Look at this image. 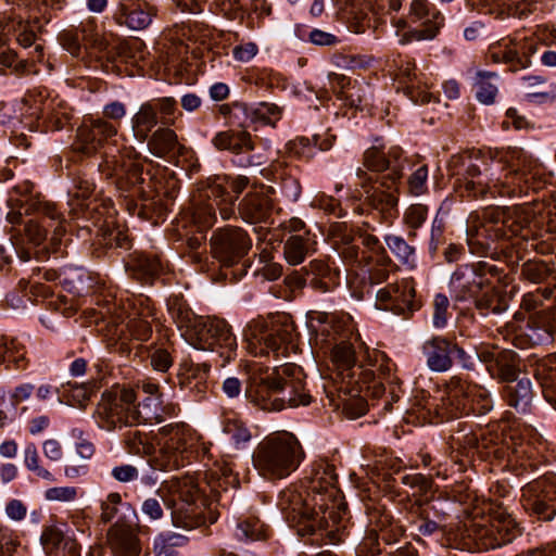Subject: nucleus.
<instances>
[{
	"mask_svg": "<svg viewBox=\"0 0 556 556\" xmlns=\"http://www.w3.org/2000/svg\"><path fill=\"white\" fill-rule=\"evenodd\" d=\"M522 276L533 283H541L548 277V268L542 261H528L522 265Z\"/></svg>",
	"mask_w": 556,
	"mask_h": 556,
	"instance_id": "obj_64",
	"label": "nucleus"
},
{
	"mask_svg": "<svg viewBox=\"0 0 556 556\" xmlns=\"http://www.w3.org/2000/svg\"><path fill=\"white\" fill-rule=\"evenodd\" d=\"M315 245L316 241L311 238L309 232L291 235L283 243V257L289 265L296 266L315 252Z\"/></svg>",
	"mask_w": 556,
	"mask_h": 556,
	"instance_id": "obj_31",
	"label": "nucleus"
},
{
	"mask_svg": "<svg viewBox=\"0 0 556 556\" xmlns=\"http://www.w3.org/2000/svg\"><path fill=\"white\" fill-rule=\"evenodd\" d=\"M384 242L401 264L409 267L414 266L415 248L409 245L402 237L389 235L384 237Z\"/></svg>",
	"mask_w": 556,
	"mask_h": 556,
	"instance_id": "obj_48",
	"label": "nucleus"
},
{
	"mask_svg": "<svg viewBox=\"0 0 556 556\" xmlns=\"http://www.w3.org/2000/svg\"><path fill=\"white\" fill-rule=\"evenodd\" d=\"M235 108L241 112L244 119L239 123L242 128L251 125L275 126L281 118L282 109L275 103L261 102L254 106L243 102H237Z\"/></svg>",
	"mask_w": 556,
	"mask_h": 556,
	"instance_id": "obj_23",
	"label": "nucleus"
},
{
	"mask_svg": "<svg viewBox=\"0 0 556 556\" xmlns=\"http://www.w3.org/2000/svg\"><path fill=\"white\" fill-rule=\"evenodd\" d=\"M498 79L497 74L494 72H478L475 78L476 98L485 105H491L495 102L498 93V87L495 81Z\"/></svg>",
	"mask_w": 556,
	"mask_h": 556,
	"instance_id": "obj_43",
	"label": "nucleus"
},
{
	"mask_svg": "<svg viewBox=\"0 0 556 556\" xmlns=\"http://www.w3.org/2000/svg\"><path fill=\"white\" fill-rule=\"evenodd\" d=\"M521 505L540 521H552L556 517V481L542 477L521 489Z\"/></svg>",
	"mask_w": 556,
	"mask_h": 556,
	"instance_id": "obj_10",
	"label": "nucleus"
},
{
	"mask_svg": "<svg viewBox=\"0 0 556 556\" xmlns=\"http://www.w3.org/2000/svg\"><path fill=\"white\" fill-rule=\"evenodd\" d=\"M123 505L122 496L117 492H112L106 495V497L101 501L100 508L101 515L100 519L102 522L108 523L112 521L119 511V507Z\"/></svg>",
	"mask_w": 556,
	"mask_h": 556,
	"instance_id": "obj_62",
	"label": "nucleus"
},
{
	"mask_svg": "<svg viewBox=\"0 0 556 556\" xmlns=\"http://www.w3.org/2000/svg\"><path fill=\"white\" fill-rule=\"evenodd\" d=\"M337 483L333 465L326 460L313 465L308 498L302 500L296 495L291 505L285 508L287 520L296 528L299 535L312 534L317 529L325 530L339 522L341 503L337 498Z\"/></svg>",
	"mask_w": 556,
	"mask_h": 556,
	"instance_id": "obj_1",
	"label": "nucleus"
},
{
	"mask_svg": "<svg viewBox=\"0 0 556 556\" xmlns=\"http://www.w3.org/2000/svg\"><path fill=\"white\" fill-rule=\"evenodd\" d=\"M0 66L11 68L16 75H24L29 71L28 61L18 59L16 52L11 49L0 50Z\"/></svg>",
	"mask_w": 556,
	"mask_h": 556,
	"instance_id": "obj_61",
	"label": "nucleus"
},
{
	"mask_svg": "<svg viewBox=\"0 0 556 556\" xmlns=\"http://www.w3.org/2000/svg\"><path fill=\"white\" fill-rule=\"evenodd\" d=\"M412 525L422 536H431L434 533L445 532L446 514L439 509L434 503L428 501H415L408 507Z\"/></svg>",
	"mask_w": 556,
	"mask_h": 556,
	"instance_id": "obj_18",
	"label": "nucleus"
},
{
	"mask_svg": "<svg viewBox=\"0 0 556 556\" xmlns=\"http://www.w3.org/2000/svg\"><path fill=\"white\" fill-rule=\"evenodd\" d=\"M444 24V17L440 12H434L432 18L422 22L421 28H412L404 31L399 39L400 45H407L413 41L432 40L439 34Z\"/></svg>",
	"mask_w": 556,
	"mask_h": 556,
	"instance_id": "obj_39",
	"label": "nucleus"
},
{
	"mask_svg": "<svg viewBox=\"0 0 556 556\" xmlns=\"http://www.w3.org/2000/svg\"><path fill=\"white\" fill-rule=\"evenodd\" d=\"M223 431L236 445L249 442L252 434L247 425L238 418H228L224 421Z\"/></svg>",
	"mask_w": 556,
	"mask_h": 556,
	"instance_id": "obj_56",
	"label": "nucleus"
},
{
	"mask_svg": "<svg viewBox=\"0 0 556 556\" xmlns=\"http://www.w3.org/2000/svg\"><path fill=\"white\" fill-rule=\"evenodd\" d=\"M305 458L299 439L291 432L278 431L258 443L253 464L268 479H283L296 470Z\"/></svg>",
	"mask_w": 556,
	"mask_h": 556,
	"instance_id": "obj_4",
	"label": "nucleus"
},
{
	"mask_svg": "<svg viewBox=\"0 0 556 556\" xmlns=\"http://www.w3.org/2000/svg\"><path fill=\"white\" fill-rule=\"evenodd\" d=\"M148 463L153 470L172 471L177 470L185 464V455L168 444L161 443L160 448L149 455Z\"/></svg>",
	"mask_w": 556,
	"mask_h": 556,
	"instance_id": "obj_33",
	"label": "nucleus"
},
{
	"mask_svg": "<svg viewBox=\"0 0 556 556\" xmlns=\"http://www.w3.org/2000/svg\"><path fill=\"white\" fill-rule=\"evenodd\" d=\"M201 504H180L172 511V520L175 527L192 530L206 525Z\"/></svg>",
	"mask_w": 556,
	"mask_h": 556,
	"instance_id": "obj_35",
	"label": "nucleus"
},
{
	"mask_svg": "<svg viewBox=\"0 0 556 556\" xmlns=\"http://www.w3.org/2000/svg\"><path fill=\"white\" fill-rule=\"evenodd\" d=\"M403 163V150L400 147H391L388 152H384L382 146L375 144L366 149L363 154V169L372 173L389 170L384 178L392 184H396L401 179Z\"/></svg>",
	"mask_w": 556,
	"mask_h": 556,
	"instance_id": "obj_15",
	"label": "nucleus"
},
{
	"mask_svg": "<svg viewBox=\"0 0 556 556\" xmlns=\"http://www.w3.org/2000/svg\"><path fill=\"white\" fill-rule=\"evenodd\" d=\"M72 437L77 440L75 444L76 455L84 462H89L96 454V445L90 441L84 430L75 428L72 430Z\"/></svg>",
	"mask_w": 556,
	"mask_h": 556,
	"instance_id": "obj_60",
	"label": "nucleus"
},
{
	"mask_svg": "<svg viewBox=\"0 0 556 556\" xmlns=\"http://www.w3.org/2000/svg\"><path fill=\"white\" fill-rule=\"evenodd\" d=\"M24 464L26 468L34 472L38 478L48 482L55 481L54 475L49 469L40 465L39 454L34 444L26 446L24 451Z\"/></svg>",
	"mask_w": 556,
	"mask_h": 556,
	"instance_id": "obj_54",
	"label": "nucleus"
},
{
	"mask_svg": "<svg viewBox=\"0 0 556 556\" xmlns=\"http://www.w3.org/2000/svg\"><path fill=\"white\" fill-rule=\"evenodd\" d=\"M146 142L151 154L164 157L175 150L178 144V138L173 129L161 127L150 134Z\"/></svg>",
	"mask_w": 556,
	"mask_h": 556,
	"instance_id": "obj_40",
	"label": "nucleus"
},
{
	"mask_svg": "<svg viewBox=\"0 0 556 556\" xmlns=\"http://www.w3.org/2000/svg\"><path fill=\"white\" fill-rule=\"evenodd\" d=\"M157 124L159 116L154 103L152 101L143 102L130 118L134 138L139 142H146Z\"/></svg>",
	"mask_w": 556,
	"mask_h": 556,
	"instance_id": "obj_30",
	"label": "nucleus"
},
{
	"mask_svg": "<svg viewBox=\"0 0 556 556\" xmlns=\"http://www.w3.org/2000/svg\"><path fill=\"white\" fill-rule=\"evenodd\" d=\"M159 434L164 439L163 443L177 447V451L185 455L188 443L192 440L193 430L188 424L179 421L162 426Z\"/></svg>",
	"mask_w": 556,
	"mask_h": 556,
	"instance_id": "obj_34",
	"label": "nucleus"
},
{
	"mask_svg": "<svg viewBox=\"0 0 556 556\" xmlns=\"http://www.w3.org/2000/svg\"><path fill=\"white\" fill-rule=\"evenodd\" d=\"M415 295V288L409 281L391 283L377 291L376 307L395 315L412 314L419 307Z\"/></svg>",
	"mask_w": 556,
	"mask_h": 556,
	"instance_id": "obj_12",
	"label": "nucleus"
},
{
	"mask_svg": "<svg viewBox=\"0 0 556 556\" xmlns=\"http://www.w3.org/2000/svg\"><path fill=\"white\" fill-rule=\"evenodd\" d=\"M153 15L154 11L150 7L121 2L115 10L114 20L118 25H125L132 30H142L151 24Z\"/></svg>",
	"mask_w": 556,
	"mask_h": 556,
	"instance_id": "obj_25",
	"label": "nucleus"
},
{
	"mask_svg": "<svg viewBox=\"0 0 556 556\" xmlns=\"http://www.w3.org/2000/svg\"><path fill=\"white\" fill-rule=\"evenodd\" d=\"M124 155L125 169H123V176H126L129 184L131 185H138L143 182V164L140 155L131 147L124 148Z\"/></svg>",
	"mask_w": 556,
	"mask_h": 556,
	"instance_id": "obj_50",
	"label": "nucleus"
},
{
	"mask_svg": "<svg viewBox=\"0 0 556 556\" xmlns=\"http://www.w3.org/2000/svg\"><path fill=\"white\" fill-rule=\"evenodd\" d=\"M18 5L29 8L35 11L42 20L49 22L52 12L61 11L65 5V0H14Z\"/></svg>",
	"mask_w": 556,
	"mask_h": 556,
	"instance_id": "obj_51",
	"label": "nucleus"
},
{
	"mask_svg": "<svg viewBox=\"0 0 556 556\" xmlns=\"http://www.w3.org/2000/svg\"><path fill=\"white\" fill-rule=\"evenodd\" d=\"M123 442L125 450L130 455L149 457L154 451V445L148 435L139 430L128 431Z\"/></svg>",
	"mask_w": 556,
	"mask_h": 556,
	"instance_id": "obj_47",
	"label": "nucleus"
},
{
	"mask_svg": "<svg viewBox=\"0 0 556 556\" xmlns=\"http://www.w3.org/2000/svg\"><path fill=\"white\" fill-rule=\"evenodd\" d=\"M152 320L154 316L150 308L134 312L127 321V329L137 340L147 341L152 334Z\"/></svg>",
	"mask_w": 556,
	"mask_h": 556,
	"instance_id": "obj_45",
	"label": "nucleus"
},
{
	"mask_svg": "<svg viewBox=\"0 0 556 556\" xmlns=\"http://www.w3.org/2000/svg\"><path fill=\"white\" fill-rule=\"evenodd\" d=\"M168 490L178 496L181 504H201L204 505L205 500L199 489L197 480L191 476L181 478H172L168 481Z\"/></svg>",
	"mask_w": 556,
	"mask_h": 556,
	"instance_id": "obj_36",
	"label": "nucleus"
},
{
	"mask_svg": "<svg viewBox=\"0 0 556 556\" xmlns=\"http://www.w3.org/2000/svg\"><path fill=\"white\" fill-rule=\"evenodd\" d=\"M522 88L530 100L546 102L556 98V85L541 75H527L521 78Z\"/></svg>",
	"mask_w": 556,
	"mask_h": 556,
	"instance_id": "obj_37",
	"label": "nucleus"
},
{
	"mask_svg": "<svg viewBox=\"0 0 556 556\" xmlns=\"http://www.w3.org/2000/svg\"><path fill=\"white\" fill-rule=\"evenodd\" d=\"M538 43L531 38L502 40L489 48L488 59L495 64H504L511 72L526 70L531 65V56Z\"/></svg>",
	"mask_w": 556,
	"mask_h": 556,
	"instance_id": "obj_11",
	"label": "nucleus"
},
{
	"mask_svg": "<svg viewBox=\"0 0 556 556\" xmlns=\"http://www.w3.org/2000/svg\"><path fill=\"white\" fill-rule=\"evenodd\" d=\"M469 387L460 380H452L447 387L446 396L442 397L444 414L448 418H457L469 410L467 389Z\"/></svg>",
	"mask_w": 556,
	"mask_h": 556,
	"instance_id": "obj_29",
	"label": "nucleus"
},
{
	"mask_svg": "<svg viewBox=\"0 0 556 556\" xmlns=\"http://www.w3.org/2000/svg\"><path fill=\"white\" fill-rule=\"evenodd\" d=\"M432 325L435 328H444L447 324L450 300L445 294L438 293L433 299Z\"/></svg>",
	"mask_w": 556,
	"mask_h": 556,
	"instance_id": "obj_63",
	"label": "nucleus"
},
{
	"mask_svg": "<svg viewBox=\"0 0 556 556\" xmlns=\"http://www.w3.org/2000/svg\"><path fill=\"white\" fill-rule=\"evenodd\" d=\"M208 371L210 366L206 364L182 363L177 374L179 388L201 399L207 391Z\"/></svg>",
	"mask_w": 556,
	"mask_h": 556,
	"instance_id": "obj_22",
	"label": "nucleus"
},
{
	"mask_svg": "<svg viewBox=\"0 0 556 556\" xmlns=\"http://www.w3.org/2000/svg\"><path fill=\"white\" fill-rule=\"evenodd\" d=\"M270 192L271 188L263 187L249 191L238 204L240 218L248 224L267 223L275 211Z\"/></svg>",
	"mask_w": 556,
	"mask_h": 556,
	"instance_id": "obj_16",
	"label": "nucleus"
},
{
	"mask_svg": "<svg viewBox=\"0 0 556 556\" xmlns=\"http://www.w3.org/2000/svg\"><path fill=\"white\" fill-rule=\"evenodd\" d=\"M369 268V280L371 283H382L389 279L393 262L387 254L386 249H380L377 256H369L366 263Z\"/></svg>",
	"mask_w": 556,
	"mask_h": 556,
	"instance_id": "obj_46",
	"label": "nucleus"
},
{
	"mask_svg": "<svg viewBox=\"0 0 556 556\" xmlns=\"http://www.w3.org/2000/svg\"><path fill=\"white\" fill-rule=\"evenodd\" d=\"M134 276L143 282L151 283L157 277L163 266L157 256L137 254L130 265Z\"/></svg>",
	"mask_w": 556,
	"mask_h": 556,
	"instance_id": "obj_42",
	"label": "nucleus"
},
{
	"mask_svg": "<svg viewBox=\"0 0 556 556\" xmlns=\"http://www.w3.org/2000/svg\"><path fill=\"white\" fill-rule=\"evenodd\" d=\"M252 239L242 227L227 225L213 231L210 253L222 266L232 267L251 250Z\"/></svg>",
	"mask_w": 556,
	"mask_h": 556,
	"instance_id": "obj_8",
	"label": "nucleus"
},
{
	"mask_svg": "<svg viewBox=\"0 0 556 556\" xmlns=\"http://www.w3.org/2000/svg\"><path fill=\"white\" fill-rule=\"evenodd\" d=\"M295 326L288 315H278L270 321L252 320L245 331L249 351L254 355L287 356L294 346Z\"/></svg>",
	"mask_w": 556,
	"mask_h": 556,
	"instance_id": "obj_5",
	"label": "nucleus"
},
{
	"mask_svg": "<svg viewBox=\"0 0 556 556\" xmlns=\"http://www.w3.org/2000/svg\"><path fill=\"white\" fill-rule=\"evenodd\" d=\"M106 545L113 556H139L140 540L132 526L116 521L106 532Z\"/></svg>",
	"mask_w": 556,
	"mask_h": 556,
	"instance_id": "obj_20",
	"label": "nucleus"
},
{
	"mask_svg": "<svg viewBox=\"0 0 556 556\" xmlns=\"http://www.w3.org/2000/svg\"><path fill=\"white\" fill-rule=\"evenodd\" d=\"M236 536L239 540H265L266 529L264 523L258 519H248L237 525Z\"/></svg>",
	"mask_w": 556,
	"mask_h": 556,
	"instance_id": "obj_57",
	"label": "nucleus"
},
{
	"mask_svg": "<svg viewBox=\"0 0 556 556\" xmlns=\"http://www.w3.org/2000/svg\"><path fill=\"white\" fill-rule=\"evenodd\" d=\"M0 364L7 369H24L27 365L25 345L17 339L1 341Z\"/></svg>",
	"mask_w": 556,
	"mask_h": 556,
	"instance_id": "obj_41",
	"label": "nucleus"
},
{
	"mask_svg": "<svg viewBox=\"0 0 556 556\" xmlns=\"http://www.w3.org/2000/svg\"><path fill=\"white\" fill-rule=\"evenodd\" d=\"M475 306L482 316H488L490 313L502 314L506 309V304L493 289L485 291L481 296H477Z\"/></svg>",
	"mask_w": 556,
	"mask_h": 556,
	"instance_id": "obj_52",
	"label": "nucleus"
},
{
	"mask_svg": "<svg viewBox=\"0 0 556 556\" xmlns=\"http://www.w3.org/2000/svg\"><path fill=\"white\" fill-rule=\"evenodd\" d=\"M372 375L376 376L377 380L387 383L390 392L394 394L395 387L400 383V379L395 375V364H393L390 359H382L375 372L368 370L364 371V379L372 377Z\"/></svg>",
	"mask_w": 556,
	"mask_h": 556,
	"instance_id": "obj_55",
	"label": "nucleus"
},
{
	"mask_svg": "<svg viewBox=\"0 0 556 556\" xmlns=\"http://www.w3.org/2000/svg\"><path fill=\"white\" fill-rule=\"evenodd\" d=\"M428 217V206L421 203L409 205L404 212L403 222L410 230L409 236L415 237V230L420 228Z\"/></svg>",
	"mask_w": 556,
	"mask_h": 556,
	"instance_id": "obj_58",
	"label": "nucleus"
},
{
	"mask_svg": "<svg viewBox=\"0 0 556 556\" xmlns=\"http://www.w3.org/2000/svg\"><path fill=\"white\" fill-rule=\"evenodd\" d=\"M303 371L295 364L279 367L256 366L250 374L245 396L263 410L279 412L286 407L308 405Z\"/></svg>",
	"mask_w": 556,
	"mask_h": 556,
	"instance_id": "obj_2",
	"label": "nucleus"
},
{
	"mask_svg": "<svg viewBox=\"0 0 556 556\" xmlns=\"http://www.w3.org/2000/svg\"><path fill=\"white\" fill-rule=\"evenodd\" d=\"M99 169L109 178L123 176V169H125L124 149L118 151V155L105 153L104 160L99 164Z\"/></svg>",
	"mask_w": 556,
	"mask_h": 556,
	"instance_id": "obj_59",
	"label": "nucleus"
},
{
	"mask_svg": "<svg viewBox=\"0 0 556 556\" xmlns=\"http://www.w3.org/2000/svg\"><path fill=\"white\" fill-rule=\"evenodd\" d=\"M466 531L478 551L495 549L519 535L518 523L502 507L491 509L488 517L472 519Z\"/></svg>",
	"mask_w": 556,
	"mask_h": 556,
	"instance_id": "obj_7",
	"label": "nucleus"
},
{
	"mask_svg": "<svg viewBox=\"0 0 556 556\" xmlns=\"http://www.w3.org/2000/svg\"><path fill=\"white\" fill-rule=\"evenodd\" d=\"M118 128L105 118H91L86 121L76 134L73 149L85 155H92L109 139L115 137Z\"/></svg>",
	"mask_w": 556,
	"mask_h": 556,
	"instance_id": "obj_13",
	"label": "nucleus"
},
{
	"mask_svg": "<svg viewBox=\"0 0 556 556\" xmlns=\"http://www.w3.org/2000/svg\"><path fill=\"white\" fill-rule=\"evenodd\" d=\"M34 211L41 215L43 218L50 219L49 228H52L51 242L58 245L61 237L65 233L64 217L58 211L55 203L50 201L37 200L31 204Z\"/></svg>",
	"mask_w": 556,
	"mask_h": 556,
	"instance_id": "obj_38",
	"label": "nucleus"
},
{
	"mask_svg": "<svg viewBox=\"0 0 556 556\" xmlns=\"http://www.w3.org/2000/svg\"><path fill=\"white\" fill-rule=\"evenodd\" d=\"M96 24L92 20H88L76 27L63 29L59 34L58 40L63 49L77 58L81 53L84 43L96 42Z\"/></svg>",
	"mask_w": 556,
	"mask_h": 556,
	"instance_id": "obj_24",
	"label": "nucleus"
},
{
	"mask_svg": "<svg viewBox=\"0 0 556 556\" xmlns=\"http://www.w3.org/2000/svg\"><path fill=\"white\" fill-rule=\"evenodd\" d=\"M202 200L212 206L216 214L218 211L224 220L230 219L235 215V199L227 189L220 184H212L200 191Z\"/></svg>",
	"mask_w": 556,
	"mask_h": 556,
	"instance_id": "obj_28",
	"label": "nucleus"
},
{
	"mask_svg": "<svg viewBox=\"0 0 556 556\" xmlns=\"http://www.w3.org/2000/svg\"><path fill=\"white\" fill-rule=\"evenodd\" d=\"M212 144L218 151H229L235 155L249 153L255 149L252 136L245 129H227L218 131L213 137Z\"/></svg>",
	"mask_w": 556,
	"mask_h": 556,
	"instance_id": "obj_26",
	"label": "nucleus"
},
{
	"mask_svg": "<svg viewBox=\"0 0 556 556\" xmlns=\"http://www.w3.org/2000/svg\"><path fill=\"white\" fill-rule=\"evenodd\" d=\"M519 357L511 350H503L496 354L495 369L496 377L505 382H514L519 374Z\"/></svg>",
	"mask_w": 556,
	"mask_h": 556,
	"instance_id": "obj_44",
	"label": "nucleus"
},
{
	"mask_svg": "<svg viewBox=\"0 0 556 556\" xmlns=\"http://www.w3.org/2000/svg\"><path fill=\"white\" fill-rule=\"evenodd\" d=\"M356 178L359 186L365 190L369 204L380 211L388 212L397 205V195L395 184L392 181H381L379 186H372V178L362 167L356 169Z\"/></svg>",
	"mask_w": 556,
	"mask_h": 556,
	"instance_id": "obj_19",
	"label": "nucleus"
},
{
	"mask_svg": "<svg viewBox=\"0 0 556 556\" xmlns=\"http://www.w3.org/2000/svg\"><path fill=\"white\" fill-rule=\"evenodd\" d=\"M505 397L507 404L520 413H526L530 408L533 391L529 378H517L514 382H508L505 388Z\"/></svg>",
	"mask_w": 556,
	"mask_h": 556,
	"instance_id": "obj_32",
	"label": "nucleus"
},
{
	"mask_svg": "<svg viewBox=\"0 0 556 556\" xmlns=\"http://www.w3.org/2000/svg\"><path fill=\"white\" fill-rule=\"evenodd\" d=\"M194 345L200 350L217 351L229 361L235 356L237 340L226 320L217 317L199 318L193 325Z\"/></svg>",
	"mask_w": 556,
	"mask_h": 556,
	"instance_id": "obj_9",
	"label": "nucleus"
},
{
	"mask_svg": "<svg viewBox=\"0 0 556 556\" xmlns=\"http://www.w3.org/2000/svg\"><path fill=\"white\" fill-rule=\"evenodd\" d=\"M454 342L442 336L426 340L421 346L426 364L431 371L445 372L453 367Z\"/></svg>",
	"mask_w": 556,
	"mask_h": 556,
	"instance_id": "obj_21",
	"label": "nucleus"
},
{
	"mask_svg": "<svg viewBox=\"0 0 556 556\" xmlns=\"http://www.w3.org/2000/svg\"><path fill=\"white\" fill-rule=\"evenodd\" d=\"M331 363L341 370L351 369L356 363V353L352 343L341 341L330 352Z\"/></svg>",
	"mask_w": 556,
	"mask_h": 556,
	"instance_id": "obj_49",
	"label": "nucleus"
},
{
	"mask_svg": "<svg viewBox=\"0 0 556 556\" xmlns=\"http://www.w3.org/2000/svg\"><path fill=\"white\" fill-rule=\"evenodd\" d=\"M527 336L533 344H547L556 341V317L551 311L533 314L528 323Z\"/></svg>",
	"mask_w": 556,
	"mask_h": 556,
	"instance_id": "obj_27",
	"label": "nucleus"
},
{
	"mask_svg": "<svg viewBox=\"0 0 556 556\" xmlns=\"http://www.w3.org/2000/svg\"><path fill=\"white\" fill-rule=\"evenodd\" d=\"M192 220L200 229H208L216 223V214L212 211V206L202 200L200 193L194 198Z\"/></svg>",
	"mask_w": 556,
	"mask_h": 556,
	"instance_id": "obj_53",
	"label": "nucleus"
},
{
	"mask_svg": "<svg viewBox=\"0 0 556 556\" xmlns=\"http://www.w3.org/2000/svg\"><path fill=\"white\" fill-rule=\"evenodd\" d=\"M497 268L486 262H478L457 268L451 277V286L462 293L460 298L477 296L479 291L490 285L488 275L495 276Z\"/></svg>",
	"mask_w": 556,
	"mask_h": 556,
	"instance_id": "obj_14",
	"label": "nucleus"
},
{
	"mask_svg": "<svg viewBox=\"0 0 556 556\" xmlns=\"http://www.w3.org/2000/svg\"><path fill=\"white\" fill-rule=\"evenodd\" d=\"M394 78L404 88V93L414 102L419 104L430 103L433 99L426 85H421V74L417 73V66L413 59L399 56L394 60Z\"/></svg>",
	"mask_w": 556,
	"mask_h": 556,
	"instance_id": "obj_17",
	"label": "nucleus"
},
{
	"mask_svg": "<svg viewBox=\"0 0 556 556\" xmlns=\"http://www.w3.org/2000/svg\"><path fill=\"white\" fill-rule=\"evenodd\" d=\"M533 219V210L527 205H517L513 207H488L482 212V222L476 231H468V243L472 252L486 253L489 242L484 243L481 239H488L495 242L507 240L513 237L521 236L528 238L525 231Z\"/></svg>",
	"mask_w": 556,
	"mask_h": 556,
	"instance_id": "obj_3",
	"label": "nucleus"
},
{
	"mask_svg": "<svg viewBox=\"0 0 556 556\" xmlns=\"http://www.w3.org/2000/svg\"><path fill=\"white\" fill-rule=\"evenodd\" d=\"M136 402L137 394L131 388H113L103 392L96 410L101 428L112 431L116 427L155 419V415L150 412L140 415Z\"/></svg>",
	"mask_w": 556,
	"mask_h": 556,
	"instance_id": "obj_6",
	"label": "nucleus"
}]
</instances>
